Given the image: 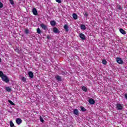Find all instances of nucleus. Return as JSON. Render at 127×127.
<instances>
[{
    "mask_svg": "<svg viewBox=\"0 0 127 127\" xmlns=\"http://www.w3.org/2000/svg\"><path fill=\"white\" fill-rule=\"evenodd\" d=\"M2 81L5 82V83H9V78L7 77V76L6 75H4L2 77H1Z\"/></svg>",
    "mask_w": 127,
    "mask_h": 127,
    "instance_id": "obj_1",
    "label": "nucleus"
},
{
    "mask_svg": "<svg viewBox=\"0 0 127 127\" xmlns=\"http://www.w3.org/2000/svg\"><path fill=\"white\" fill-rule=\"evenodd\" d=\"M116 109L117 110H118V111H122V110L124 109V106H123V105L120 103H118L117 104H116Z\"/></svg>",
    "mask_w": 127,
    "mask_h": 127,
    "instance_id": "obj_2",
    "label": "nucleus"
},
{
    "mask_svg": "<svg viewBox=\"0 0 127 127\" xmlns=\"http://www.w3.org/2000/svg\"><path fill=\"white\" fill-rule=\"evenodd\" d=\"M116 61L119 64H123L124 63V61H123V59L121 58H116Z\"/></svg>",
    "mask_w": 127,
    "mask_h": 127,
    "instance_id": "obj_3",
    "label": "nucleus"
},
{
    "mask_svg": "<svg viewBox=\"0 0 127 127\" xmlns=\"http://www.w3.org/2000/svg\"><path fill=\"white\" fill-rule=\"evenodd\" d=\"M53 32L57 34H59V33H60V31H59V30L57 27H54L53 28Z\"/></svg>",
    "mask_w": 127,
    "mask_h": 127,
    "instance_id": "obj_4",
    "label": "nucleus"
},
{
    "mask_svg": "<svg viewBox=\"0 0 127 127\" xmlns=\"http://www.w3.org/2000/svg\"><path fill=\"white\" fill-rule=\"evenodd\" d=\"M55 78L58 82H61L62 81V77L60 75H56Z\"/></svg>",
    "mask_w": 127,
    "mask_h": 127,
    "instance_id": "obj_5",
    "label": "nucleus"
},
{
    "mask_svg": "<svg viewBox=\"0 0 127 127\" xmlns=\"http://www.w3.org/2000/svg\"><path fill=\"white\" fill-rule=\"evenodd\" d=\"M79 37L82 40H86V36L84 34L80 33L79 34Z\"/></svg>",
    "mask_w": 127,
    "mask_h": 127,
    "instance_id": "obj_6",
    "label": "nucleus"
},
{
    "mask_svg": "<svg viewBox=\"0 0 127 127\" xmlns=\"http://www.w3.org/2000/svg\"><path fill=\"white\" fill-rule=\"evenodd\" d=\"M73 114L75 115V116H79V111H78V109H74L73 111Z\"/></svg>",
    "mask_w": 127,
    "mask_h": 127,
    "instance_id": "obj_7",
    "label": "nucleus"
},
{
    "mask_svg": "<svg viewBox=\"0 0 127 127\" xmlns=\"http://www.w3.org/2000/svg\"><path fill=\"white\" fill-rule=\"evenodd\" d=\"M32 12L34 15H37V14H38V13L37 12V10H36V8L35 7L33 8Z\"/></svg>",
    "mask_w": 127,
    "mask_h": 127,
    "instance_id": "obj_8",
    "label": "nucleus"
},
{
    "mask_svg": "<svg viewBox=\"0 0 127 127\" xmlns=\"http://www.w3.org/2000/svg\"><path fill=\"white\" fill-rule=\"evenodd\" d=\"M88 102L90 105H94L96 103L95 100H94L93 98H90Z\"/></svg>",
    "mask_w": 127,
    "mask_h": 127,
    "instance_id": "obj_9",
    "label": "nucleus"
},
{
    "mask_svg": "<svg viewBox=\"0 0 127 127\" xmlns=\"http://www.w3.org/2000/svg\"><path fill=\"white\" fill-rule=\"evenodd\" d=\"M28 75L30 79H32V78L34 77V75L33 74V72H32V71H29Z\"/></svg>",
    "mask_w": 127,
    "mask_h": 127,
    "instance_id": "obj_10",
    "label": "nucleus"
},
{
    "mask_svg": "<svg viewBox=\"0 0 127 127\" xmlns=\"http://www.w3.org/2000/svg\"><path fill=\"white\" fill-rule=\"evenodd\" d=\"M64 30H65L66 32H68L69 31V26L67 24H65L64 26Z\"/></svg>",
    "mask_w": 127,
    "mask_h": 127,
    "instance_id": "obj_11",
    "label": "nucleus"
},
{
    "mask_svg": "<svg viewBox=\"0 0 127 127\" xmlns=\"http://www.w3.org/2000/svg\"><path fill=\"white\" fill-rule=\"evenodd\" d=\"M40 26L42 28H43L44 30H46L47 29V26L43 23L41 24Z\"/></svg>",
    "mask_w": 127,
    "mask_h": 127,
    "instance_id": "obj_12",
    "label": "nucleus"
},
{
    "mask_svg": "<svg viewBox=\"0 0 127 127\" xmlns=\"http://www.w3.org/2000/svg\"><path fill=\"white\" fill-rule=\"evenodd\" d=\"M16 123L17 125H19L21 123H22V120L20 118H17L16 119Z\"/></svg>",
    "mask_w": 127,
    "mask_h": 127,
    "instance_id": "obj_13",
    "label": "nucleus"
},
{
    "mask_svg": "<svg viewBox=\"0 0 127 127\" xmlns=\"http://www.w3.org/2000/svg\"><path fill=\"white\" fill-rule=\"evenodd\" d=\"M120 32H121V33H122V34H123L124 35H125V34H126V31H125V30L120 28Z\"/></svg>",
    "mask_w": 127,
    "mask_h": 127,
    "instance_id": "obj_14",
    "label": "nucleus"
},
{
    "mask_svg": "<svg viewBox=\"0 0 127 127\" xmlns=\"http://www.w3.org/2000/svg\"><path fill=\"white\" fill-rule=\"evenodd\" d=\"M72 17H73V18L74 19H78V15H77V14L74 13L73 14H72Z\"/></svg>",
    "mask_w": 127,
    "mask_h": 127,
    "instance_id": "obj_15",
    "label": "nucleus"
},
{
    "mask_svg": "<svg viewBox=\"0 0 127 127\" xmlns=\"http://www.w3.org/2000/svg\"><path fill=\"white\" fill-rule=\"evenodd\" d=\"M50 23L52 26H55V25H56V22L54 20L51 21Z\"/></svg>",
    "mask_w": 127,
    "mask_h": 127,
    "instance_id": "obj_16",
    "label": "nucleus"
},
{
    "mask_svg": "<svg viewBox=\"0 0 127 127\" xmlns=\"http://www.w3.org/2000/svg\"><path fill=\"white\" fill-rule=\"evenodd\" d=\"M80 28L81 29H82V30H86V26L84 24H82L80 26Z\"/></svg>",
    "mask_w": 127,
    "mask_h": 127,
    "instance_id": "obj_17",
    "label": "nucleus"
},
{
    "mask_svg": "<svg viewBox=\"0 0 127 127\" xmlns=\"http://www.w3.org/2000/svg\"><path fill=\"white\" fill-rule=\"evenodd\" d=\"M5 90L7 92H11V88L9 87H6Z\"/></svg>",
    "mask_w": 127,
    "mask_h": 127,
    "instance_id": "obj_18",
    "label": "nucleus"
},
{
    "mask_svg": "<svg viewBox=\"0 0 127 127\" xmlns=\"http://www.w3.org/2000/svg\"><path fill=\"white\" fill-rule=\"evenodd\" d=\"M82 91H84V92H87L88 89L85 86H82Z\"/></svg>",
    "mask_w": 127,
    "mask_h": 127,
    "instance_id": "obj_19",
    "label": "nucleus"
},
{
    "mask_svg": "<svg viewBox=\"0 0 127 127\" xmlns=\"http://www.w3.org/2000/svg\"><path fill=\"white\" fill-rule=\"evenodd\" d=\"M80 109L82 112H86L87 111V109L83 106H80Z\"/></svg>",
    "mask_w": 127,
    "mask_h": 127,
    "instance_id": "obj_20",
    "label": "nucleus"
},
{
    "mask_svg": "<svg viewBox=\"0 0 127 127\" xmlns=\"http://www.w3.org/2000/svg\"><path fill=\"white\" fill-rule=\"evenodd\" d=\"M8 103H9V104H10L11 105V106H15L14 103H13V102L12 101H11V100H8Z\"/></svg>",
    "mask_w": 127,
    "mask_h": 127,
    "instance_id": "obj_21",
    "label": "nucleus"
},
{
    "mask_svg": "<svg viewBox=\"0 0 127 127\" xmlns=\"http://www.w3.org/2000/svg\"><path fill=\"white\" fill-rule=\"evenodd\" d=\"M37 33H38V34H40L41 33V30L39 28L37 29Z\"/></svg>",
    "mask_w": 127,
    "mask_h": 127,
    "instance_id": "obj_22",
    "label": "nucleus"
},
{
    "mask_svg": "<svg viewBox=\"0 0 127 127\" xmlns=\"http://www.w3.org/2000/svg\"><path fill=\"white\" fill-rule=\"evenodd\" d=\"M10 127H14V124H13L12 121H10Z\"/></svg>",
    "mask_w": 127,
    "mask_h": 127,
    "instance_id": "obj_23",
    "label": "nucleus"
},
{
    "mask_svg": "<svg viewBox=\"0 0 127 127\" xmlns=\"http://www.w3.org/2000/svg\"><path fill=\"white\" fill-rule=\"evenodd\" d=\"M102 63L104 65H107V61L106 60H103Z\"/></svg>",
    "mask_w": 127,
    "mask_h": 127,
    "instance_id": "obj_24",
    "label": "nucleus"
},
{
    "mask_svg": "<svg viewBox=\"0 0 127 127\" xmlns=\"http://www.w3.org/2000/svg\"><path fill=\"white\" fill-rule=\"evenodd\" d=\"M40 121L41 123H44V120H43V118L41 116H40Z\"/></svg>",
    "mask_w": 127,
    "mask_h": 127,
    "instance_id": "obj_25",
    "label": "nucleus"
},
{
    "mask_svg": "<svg viewBox=\"0 0 127 127\" xmlns=\"http://www.w3.org/2000/svg\"><path fill=\"white\" fill-rule=\"evenodd\" d=\"M5 74H3V72H2V71H0V77H1V78H2L3 77V76Z\"/></svg>",
    "mask_w": 127,
    "mask_h": 127,
    "instance_id": "obj_26",
    "label": "nucleus"
},
{
    "mask_svg": "<svg viewBox=\"0 0 127 127\" xmlns=\"http://www.w3.org/2000/svg\"><path fill=\"white\" fill-rule=\"evenodd\" d=\"M21 80L23 82H24L25 83V82H26V78L24 77H22L21 78Z\"/></svg>",
    "mask_w": 127,
    "mask_h": 127,
    "instance_id": "obj_27",
    "label": "nucleus"
},
{
    "mask_svg": "<svg viewBox=\"0 0 127 127\" xmlns=\"http://www.w3.org/2000/svg\"><path fill=\"white\" fill-rule=\"evenodd\" d=\"M25 33L26 34H28V33H29V30L28 29H25Z\"/></svg>",
    "mask_w": 127,
    "mask_h": 127,
    "instance_id": "obj_28",
    "label": "nucleus"
},
{
    "mask_svg": "<svg viewBox=\"0 0 127 127\" xmlns=\"http://www.w3.org/2000/svg\"><path fill=\"white\" fill-rule=\"evenodd\" d=\"M10 1V3H11V4H12L13 5V4H14V2L13 1V0H9Z\"/></svg>",
    "mask_w": 127,
    "mask_h": 127,
    "instance_id": "obj_29",
    "label": "nucleus"
},
{
    "mask_svg": "<svg viewBox=\"0 0 127 127\" xmlns=\"http://www.w3.org/2000/svg\"><path fill=\"white\" fill-rule=\"evenodd\" d=\"M118 9H120V10H122L123 9V8L122 7L121 5H119L118 6Z\"/></svg>",
    "mask_w": 127,
    "mask_h": 127,
    "instance_id": "obj_30",
    "label": "nucleus"
},
{
    "mask_svg": "<svg viewBox=\"0 0 127 127\" xmlns=\"http://www.w3.org/2000/svg\"><path fill=\"white\" fill-rule=\"evenodd\" d=\"M2 7H3V4H2L1 2H0V8H1Z\"/></svg>",
    "mask_w": 127,
    "mask_h": 127,
    "instance_id": "obj_31",
    "label": "nucleus"
},
{
    "mask_svg": "<svg viewBox=\"0 0 127 127\" xmlns=\"http://www.w3.org/2000/svg\"><path fill=\"white\" fill-rule=\"evenodd\" d=\"M89 15V14H88V12H86L84 14L85 17H88V16Z\"/></svg>",
    "mask_w": 127,
    "mask_h": 127,
    "instance_id": "obj_32",
    "label": "nucleus"
},
{
    "mask_svg": "<svg viewBox=\"0 0 127 127\" xmlns=\"http://www.w3.org/2000/svg\"><path fill=\"white\" fill-rule=\"evenodd\" d=\"M57 2H58L59 3H61L62 1L61 0H56Z\"/></svg>",
    "mask_w": 127,
    "mask_h": 127,
    "instance_id": "obj_33",
    "label": "nucleus"
},
{
    "mask_svg": "<svg viewBox=\"0 0 127 127\" xmlns=\"http://www.w3.org/2000/svg\"><path fill=\"white\" fill-rule=\"evenodd\" d=\"M47 38L49 40L50 39H51V37H50V36H49V35H47Z\"/></svg>",
    "mask_w": 127,
    "mask_h": 127,
    "instance_id": "obj_34",
    "label": "nucleus"
},
{
    "mask_svg": "<svg viewBox=\"0 0 127 127\" xmlns=\"http://www.w3.org/2000/svg\"><path fill=\"white\" fill-rule=\"evenodd\" d=\"M125 98L127 100V93L125 94Z\"/></svg>",
    "mask_w": 127,
    "mask_h": 127,
    "instance_id": "obj_35",
    "label": "nucleus"
},
{
    "mask_svg": "<svg viewBox=\"0 0 127 127\" xmlns=\"http://www.w3.org/2000/svg\"><path fill=\"white\" fill-rule=\"evenodd\" d=\"M1 62V59L0 58V63Z\"/></svg>",
    "mask_w": 127,
    "mask_h": 127,
    "instance_id": "obj_36",
    "label": "nucleus"
}]
</instances>
